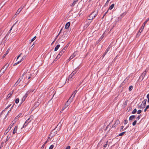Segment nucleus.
Instances as JSON below:
<instances>
[{
    "label": "nucleus",
    "mask_w": 149,
    "mask_h": 149,
    "mask_svg": "<svg viewBox=\"0 0 149 149\" xmlns=\"http://www.w3.org/2000/svg\"><path fill=\"white\" fill-rule=\"evenodd\" d=\"M144 26H143L142 25L140 29L139 30V32L141 33L143 29L144 28Z\"/></svg>",
    "instance_id": "obj_19"
},
{
    "label": "nucleus",
    "mask_w": 149,
    "mask_h": 149,
    "mask_svg": "<svg viewBox=\"0 0 149 149\" xmlns=\"http://www.w3.org/2000/svg\"><path fill=\"white\" fill-rule=\"evenodd\" d=\"M27 95V94H26L25 95L23 96V97L22 98V102L21 104H22V103L25 100V99L26 98V97Z\"/></svg>",
    "instance_id": "obj_15"
},
{
    "label": "nucleus",
    "mask_w": 149,
    "mask_h": 149,
    "mask_svg": "<svg viewBox=\"0 0 149 149\" xmlns=\"http://www.w3.org/2000/svg\"><path fill=\"white\" fill-rule=\"evenodd\" d=\"M125 132H122L120 133L118 135V136H122L123 135L125 134Z\"/></svg>",
    "instance_id": "obj_31"
},
{
    "label": "nucleus",
    "mask_w": 149,
    "mask_h": 149,
    "mask_svg": "<svg viewBox=\"0 0 149 149\" xmlns=\"http://www.w3.org/2000/svg\"><path fill=\"white\" fill-rule=\"evenodd\" d=\"M120 123V122L119 120H116V121L115 123L113 125L112 127H116Z\"/></svg>",
    "instance_id": "obj_9"
},
{
    "label": "nucleus",
    "mask_w": 149,
    "mask_h": 149,
    "mask_svg": "<svg viewBox=\"0 0 149 149\" xmlns=\"http://www.w3.org/2000/svg\"><path fill=\"white\" fill-rule=\"evenodd\" d=\"M21 62V60H20V61H17V62L14 63L13 66H15V65H17L19 63H20Z\"/></svg>",
    "instance_id": "obj_25"
},
{
    "label": "nucleus",
    "mask_w": 149,
    "mask_h": 149,
    "mask_svg": "<svg viewBox=\"0 0 149 149\" xmlns=\"http://www.w3.org/2000/svg\"><path fill=\"white\" fill-rule=\"evenodd\" d=\"M133 86H130L129 88V89L130 91H131L133 88Z\"/></svg>",
    "instance_id": "obj_30"
},
{
    "label": "nucleus",
    "mask_w": 149,
    "mask_h": 149,
    "mask_svg": "<svg viewBox=\"0 0 149 149\" xmlns=\"http://www.w3.org/2000/svg\"><path fill=\"white\" fill-rule=\"evenodd\" d=\"M77 90H75L73 92V93H74V94H75H75L77 92Z\"/></svg>",
    "instance_id": "obj_52"
},
{
    "label": "nucleus",
    "mask_w": 149,
    "mask_h": 149,
    "mask_svg": "<svg viewBox=\"0 0 149 149\" xmlns=\"http://www.w3.org/2000/svg\"><path fill=\"white\" fill-rule=\"evenodd\" d=\"M22 115L21 114H19L17 116H19V117Z\"/></svg>",
    "instance_id": "obj_63"
},
{
    "label": "nucleus",
    "mask_w": 149,
    "mask_h": 149,
    "mask_svg": "<svg viewBox=\"0 0 149 149\" xmlns=\"http://www.w3.org/2000/svg\"><path fill=\"white\" fill-rule=\"evenodd\" d=\"M60 46V45L59 44L57 45L55 47L54 49V51H56L59 48Z\"/></svg>",
    "instance_id": "obj_18"
},
{
    "label": "nucleus",
    "mask_w": 149,
    "mask_h": 149,
    "mask_svg": "<svg viewBox=\"0 0 149 149\" xmlns=\"http://www.w3.org/2000/svg\"><path fill=\"white\" fill-rule=\"evenodd\" d=\"M75 53H74L71 56L69 57V60H70L72 59L74 57H75V55H74Z\"/></svg>",
    "instance_id": "obj_20"
},
{
    "label": "nucleus",
    "mask_w": 149,
    "mask_h": 149,
    "mask_svg": "<svg viewBox=\"0 0 149 149\" xmlns=\"http://www.w3.org/2000/svg\"><path fill=\"white\" fill-rule=\"evenodd\" d=\"M135 118V116L134 115H132L130 116L129 118V120H131Z\"/></svg>",
    "instance_id": "obj_21"
},
{
    "label": "nucleus",
    "mask_w": 149,
    "mask_h": 149,
    "mask_svg": "<svg viewBox=\"0 0 149 149\" xmlns=\"http://www.w3.org/2000/svg\"><path fill=\"white\" fill-rule=\"evenodd\" d=\"M18 127L17 126H15L13 132V134H15L17 132Z\"/></svg>",
    "instance_id": "obj_16"
},
{
    "label": "nucleus",
    "mask_w": 149,
    "mask_h": 149,
    "mask_svg": "<svg viewBox=\"0 0 149 149\" xmlns=\"http://www.w3.org/2000/svg\"><path fill=\"white\" fill-rule=\"evenodd\" d=\"M75 96V94H74V93H73L72 95L69 98V99L68 100V102H69V103H71L72 101V100L74 97Z\"/></svg>",
    "instance_id": "obj_10"
},
{
    "label": "nucleus",
    "mask_w": 149,
    "mask_h": 149,
    "mask_svg": "<svg viewBox=\"0 0 149 149\" xmlns=\"http://www.w3.org/2000/svg\"><path fill=\"white\" fill-rule=\"evenodd\" d=\"M108 10H107V12H106L104 14V15H103V17H104L107 14V13L108 12Z\"/></svg>",
    "instance_id": "obj_55"
},
{
    "label": "nucleus",
    "mask_w": 149,
    "mask_h": 149,
    "mask_svg": "<svg viewBox=\"0 0 149 149\" xmlns=\"http://www.w3.org/2000/svg\"><path fill=\"white\" fill-rule=\"evenodd\" d=\"M44 145H42V147L41 148V149H43V148H44Z\"/></svg>",
    "instance_id": "obj_59"
},
{
    "label": "nucleus",
    "mask_w": 149,
    "mask_h": 149,
    "mask_svg": "<svg viewBox=\"0 0 149 149\" xmlns=\"http://www.w3.org/2000/svg\"><path fill=\"white\" fill-rule=\"evenodd\" d=\"M10 111V110H9L7 114L5 116V118H4V119H5L6 118V117H7V115H8V113H9V111Z\"/></svg>",
    "instance_id": "obj_54"
},
{
    "label": "nucleus",
    "mask_w": 149,
    "mask_h": 149,
    "mask_svg": "<svg viewBox=\"0 0 149 149\" xmlns=\"http://www.w3.org/2000/svg\"><path fill=\"white\" fill-rule=\"evenodd\" d=\"M148 70L147 69H146L145 70L143 73L141 74V76L139 77V78L142 79V80H143L145 76L146 75V73L148 71Z\"/></svg>",
    "instance_id": "obj_6"
},
{
    "label": "nucleus",
    "mask_w": 149,
    "mask_h": 149,
    "mask_svg": "<svg viewBox=\"0 0 149 149\" xmlns=\"http://www.w3.org/2000/svg\"><path fill=\"white\" fill-rule=\"evenodd\" d=\"M11 105V104H9V105L6 108V109H8L9 107Z\"/></svg>",
    "instance_id": "obj_53"
},
{
    "label": "nucleus",
    "mask_w": 149,
    "mask_h": 149,
    "mask_svg": "<svg viewBox=\"0 0 149 149\" xmlns=\"http://www.w3.org/2000/svg\"><path fill=\"white\" fill-rule=\"evenodd\" d=\"M124 128V126H121V127H120V131L121 132V130L123 129Z\"/></svg>",
    "instance_id": "obj_49"
},
{
    "label": "nucleus",
    "mask_w": 149,
    "mask_h": 149,
    "mask_svg": "<svg viewBox=\"0 0 149 149\" xmlns=\"http://www.w3.org/2000/svg\"><path fill=\"white\" fill-rule=\"evenodd\" d=\"M14 123H11V124L10 125L9 127H8L9 128V130H10L11 127L13 126Z\"/></svg>",
    "instance_id": "obj_28"
},
{
    "label": "nucleus",
    "mask_w": 149,
    "mask_h": 149,
    "mask_svg": "<svg viewBox=\"0 0 149 149\" xmlns=\"http://www.w3.org/2000/svg\"><path fill=\"white\" fill-rule=\"evenodd\" d=\"M58 36L59 35H58L57 36H56V38L55 39V40H56L58 37Z\"/></svg>",
    "instance_id": "obj_62"
},
{
    "label": "nucleus",
    "mask_w": 149,
    "mask_h": 149,
    "mask_svg": "<svg viewBox=\"0 0 149 149\" xmlns=\"http://www.w3.org/2000/svg\"><path fill=\"white\" fill-rule=\"evenodd\" d=\"M8 53V50H7V51L6 52L5 54L3 55V57H4Z\"/></svg>",
    "instance_id": "obj_44"
},
{
    "label": "nucleus",
    "mask_w": 149,
    "mask_h": 149,
    "mask_svg": "<svg viewBox=\"0 0 149 149\" xmlns=\"http://www.w3.org/2000/svg\"><path fill=\"white\" fill-rule=\"evenodd\" d=\"M70 22H68L65 25V28L66 29H68L70 26Z\"/></svg>",
    "instance_id": "obj_17"
},
{
    "label": "nucleus",
    "mask_w": 149,
    "mask_h": 149,
    "mask_svg": "<svg viewBox=\"0 0 149 149\" xmlns=\"http://www.w3.org/2000/svg\"><path fill=\"white\" fill-rule=\"evenodd\" d=\"M62 30V29H61V30H60V32H59V33H58V35H59L60 34V33H61V31Z\"/></svg>",
    "instance_id": "obj_58"
},
{
    "label": "nucleus",
    "mask_w": 149,
    "mask_h": 149,
    "mask_svg": "<svg viewBox=\"0 0 149 149\" xmlns=\"http://www.w3.org/2000/svg\"><path fill=\"white\" fill-rule=\"evenodd\" d=\"M147 98L148 99V102L149 103V93L147 94L146 96Z\"/></svg>",
    "instance_id": "obj_38"
},
{
    "label": "nucleus",
    "mask_w": 149,
    "mask_h": 149,
    "mask_svg": "<svg viewBox=\"0 0 149 149\" xmlns=\"http://www.w3.org/2000/svg\"><path fill=\"white\" fill-rule=\"evenodd\" d=\"M19 117V116H17L15 117V118L14 120H15L14 123L16 121H15V120H17Z\"/></svg>",
    "instance_id": "obj_35"
},
{
    "label": "nucleus",
    "mask_w": 149,
    "mask_h": 149,
    "mask_svg": "<svg viewBox=\"0 0 149 149\" xmlns=\"http://www.w3.org/2000/svg\"><path fill=\"white\" fill-rule=\"evenodd\" d=\"M32 74H29L28 75L27 77L28 79H29L31 77Z\"/></svg>",
    "instance_id": "obj_40"
},
{
    "label": "nucleus",
    "mask_w": 149,
    "mask_h": 149,
    "mask_svg": "<svg viewBox=\"0 0 149 149\" xmlns=\"http://www.w3.org/2000/svg\"><path fill=\"white\" fill-rule=\"evenodd\" d=\"M137 121L136 120H135L134 121V122L132 123V125L133 126H134L136 125V123Z\"/></svg>",
    "instance_id": "obj_39"
},
{
    "label": "nucleus",
    "mask_w": 149,
    "mask_h": 149,
    "mask_svg": "<svg viewBox=\"0 0 149 149\" xmlns=\"http://www.w3.org/2000/svg\"><path fill=\"white\" fill-rule=\"evenodd\" d=\"M105 32H106V31L103 33V34L102 35V36L101 37V39H102V38L103 37H104V34H105Z\"/></svg>",
    "instance_id": "obj_51"
},
{
    "label": "nucleus",
    "mask_w": 149,
    "mask_h": 149,
    "mask_svg": "<svg viewBox=\"0 0 149 149\" xmlns=\"http://www.w3.org/2000/svg\"><path fill=\"white\" fill-rule=\"evenodd\" d=\"M149 20V18H147L146 20L145 21V22H144L143 24L142 25L143 26H145V24L147 23V22Z\"/></svg>",
    "instance_id": "obj_24"
},
{
    "label": "nucleus",
    "mask_w": 149,
    "mask_h": 149,
    "mask_svg": "<svg viewBox=\"0 0 149 149\" xmlns=\"http://www.w3.org/2000/svg\"><path fill=\"white\" fill-rule=\"evenodd\" d=\"M147 100V99H145L144 100H143V101L142 103L141 104V105H142V106H143V108L145 107V106L146 105Z\"/></svg>",
    "instance_id": "obj_13"
},
{
    "label": "nucleus",
    "mask_w": 149,
    "mask_h": 149,
    "mask_svg": "<svg viewBox=\"0 0 149 149\" xmlns=\"http://www.w3.org/2000/svg\"><path fill=\"white\" fill-rule=\"evenodd\" d=\"M19 99L18 98H17L15 100V102L16 104H17L19 102Z\"/></svg>",
    "instance_id": "obj_33"
},
{
    "label": "nucleus",
    "mask_w": 149,
    "mask_h": 149,
    "mask_svg": "<svg viewBox=\"0 0 149 149\" xmlns=\"http://www.w3.org/2000/svg\"><path fill=\"white\" fill-rule=\"evenodd\" d=\"M24 7H20L18 9V10H17V12H16V14H15V15H17L22 10V9H23V8Z\"/></svg>",
    "instance_id": "obj_14"
},
{
    "label": "nucleus",
    "mask_w": 149,
    "mask_h": 149,
    "mask_svg": "<svg viewBox=\"0 0 149 149\" xmlns=\"http://www.w3.org/2000/svg\"><path fill=\"white\" fill-rule=\"evenodd\" d=\"M137 110L136 109H134V110L132 112V114H134L136 112Z\"/></svg>",
    "instance_id": "obj_32"
},
{
    "label": "nucleus",
    "mask_w": 149,
    "mask_h": 149,
    "mask_svg": "<svg viewBox=\"0 0 149 149\" xmlns=\"http://www.w3.org/2000/svg\"><path fill=\"white\" fill-rule=\"evenodd\" d=\"M70 146H67L65 149H70Z\"/></svg>",
    "instance_id": "obj_48"
},
{
    "label": "nucleus",
    "mask_w": 149,
    "mask_h": 149,
    "mask_svg": "<svg viewBox=\"0 0 149 149\" xmlns=\"http://www.w3.org/2000/svg\"><path fill=\"white\" fill-rule=\"evenodd\" d=\"M141 110H139L137 111V114H139L141 112Z\"/></svg>",
    "instance_id": "obj_45"
},
{
    "label": "nucleus",
    "mask_w": 149,
    "mask_h": 149,
    "mask_svg": "<svg viewBox=\"0 0 149 149\" xmlns=\"http://www.w3.org/2000/svg\"><path fill=\"white\" fill-rule=\"evenodd\" d=\"M12 94H13V92H12V93H9L8 94L7 97H8V98L10 97V96H11V95H12Z\"/></svg>",
    "instance_id": "obj_37"
},
{
    "label": "nucleus",
    "mask_w": 149,
    "mask_h": 149,
    "mask_svg": "<svg viewBox=\"0 0 149 149\" xmlns=\"http://www.w3.org/2000/svg\"><path fill=\"white\" fill-rule=\"evenodd\" d=\"M111 47V46L110 45L109 46V47L107 49L105 52H104V55H105L109 51V49Z\"/></svg>",
    "instance_id": "obj_12"
},
{
    "label": "nucleus",
    "mask_w": 149,
    "mask_h": 149,
    "mask_svg": "<svg viewBox=\"0 0 149 149\" xmlns=\"http://www.w3.org/2000/svg\"><path fill=\"white\" fill-rule=\"evenodd\" d=\"M30 81V80H29L27 82V83H26V82L25 81L24 82V83H25V85H24V87H25L26 85H27L29 83V82Z\"/></svg>",
    "instance_id": "obj_41"
},
{
    "label": "nucleus",
    "mask_w": 149,
    "mask_h": 149,
    "mask_svg": "<svg viewBox=\"0 0 149 149\" xmlns=\"http://www.w3.org/2000/svg\"><path fill=\"white\" fill-rule=\"evenodd\" d=\"M68 47V46H65L63 48L62 50H61L59 54H58L57 56H56V58L55 59V60L56 59H59L62 56L63 54L64 53V52H65L66 49H67Z\"/></svg>",
    "instance_id": "obj_1"
},
{
    "label": "nucleus",
    "mask_w": 149,
    "mask_h": 149,
    "mask_svg": "<svg viewBox=\"0 0 149 149\" xmlns=\"http://www.w3.org/2000/svg\"><path fill=\"white\" fill-rule=\"evenodd\" d=\"M39 104V103H37L35 104L33 106L34 108H36Z\"/></svg>",
    "instance_id": "obj_34"
},
{
    "label": "nucleus",
    "mask_w": 149,
    "mask_h": 149,
    "mask_svg": "<svg viewBox=\"0 0 149 149\" xmlns=\"http://www.w3.org/2000/svg\"><path fill=\"white\" fill-rule=\"evenodd\" d=\"M32 119H33L32 118L31 116L26 121L23 125V127H26L28 124L31 122Z\"/></svg>",
    "instance_id": "obj_3"
},
{
    "label": "nucleus",
    "mask_w": 149,
    "mask_h": 149,
    "mask_svg": "<svg viewBox=\"0 0 149 149\" xmlns=\"http://www.w3.org/2000/svg\"><path fill=\"white\" fill-rule=\"evenodd\" d=\"M22 78L23 77H20L19 79L17 80V81L15 84L14 85V86L15 87L16 86L22 81Z\"/></svg>",
    "instance_id": "obj_7"
},
{
    "label": "nucleus",
    "mask_w": 149,
    "mask_h": 149,
    "mask_svg": "<svg viewBox=\"0 0 149 149\" xmlns=\"http://www.w3.org/2000/svg\"><path fill=\"white\" fill-rule=\"evenodd\" d=\"M79 0H74L73 3L72 4V6H74V5Z\"/></svg>",
    "instance_id": "obj_23"
},
{
    "label": "nucleus",
    "mask_w": 149,
    "mask_h": 149,
    "mask_svg": "<svg viewBox=\"0 0 149 149\" xmlns=\"http://www.w3.org/2000/svg\"><path fill=\"white\" fill-rule=\"evenodd\" d=\"M105 32H106V31L103 33V34L102 35V36L101 37V39H102V38L103 37H104V34H105Z\"/></svg>",
    "instance_id": "obj_50"
},
{
    "label": "nucleus",
    "mask_w": 149,
    "mask_h": 149,
    "mask_svg": "<svg viewBox=\"0 0 149 149\" xmlns=\"http://www.w3.org/2000/svg\"><path fill=\"white\" fill-rule=\"evenodd\" d=\"M9 128H8L6 131V132H8L9 131Z\"/></svg>",
    "instance_id": "obj_56"
},
{
    "label": "nucleus",
    "mask_w": 149,
    "mask_h": 149,
    "mask_svg": "<svg viewBox=\"0 0 149 149\" xmlns=\"http://www.w3.org/2000/svg\"><path fill=\"white\" fill-rule=\"evenodd\" d=\"M114 4H111L109 7V10H111L114 7Z\"/></svg>",
    "instance_id": "obj_22"
},
{
    "label": "nucleus",
    "mask_w": 149,
    "mask_h": 149,
    "mask_svg": "<svg viewBox=\"0 0 149 149\" xmlns=\"http://www.w3.org/2000/svg\"><path fill=\"white\" fill-rule=\"evenodd\" d=\"M17 22V21L15 24H13V26L11 27V28H10V29L8 31V33L6 34V35L5 37L4 38H6V36H8L9 34L11 32V30H12L14 26L16 24Z\"/></svg>",
    "instance_id": "obj_8"
},
{
    "label": "nucleus",
    "mask_w": 149,
    "mask_h": 149,
    "mask_svg": "<svg viewBox=\"0 0 149 149\" xmlns=\"http://www.w3.org/2000/svg\"><path fill=\"white\" fill-rule=\"evenodd\" d=\"M69 103V102H68V100L66 102V103L65 105L63 107L62 110H64V109L66 108L68 106L69 104H70V103Z\"/></svg>",
    "instance_id": "obj_11"
},
{
    "label": "nucleus",
    "mask_w": 149,
    "mask_h": 149,
    "mask_svg": "<svg viewBox=\"0 0 149 149\" xmlns=\"http://www.w3.org/2000/svg\"><path fill=\"white\" fill-rule=\"evenodd\" d=\"M47 141H46L44 143H45V144H46V143H47Z\"/></svg>",
    "instance_id": "obj_64"
},
{
    "label": "nucleus",
    "mask_w": 149,
    "mask_h": 149,
    "mask_svg": "<svg viewBox=\"0 0 149 149\" xmlns=\"http://www.w3.org/2000/svg\"><path fill=\"white\" fill-rule=\"evenodd\" d=\"M2 114V112H1L0 114V118L1 117V115Z\"/></svg>",
    "instance_id": "obj_60"
},
{
    "label": "nucleus",
    "mask_w": 149,
    "mask_h": 149,
    "mask_svg": "<svg viewBox=\"0 0 149 149\" xmlns=\"http://www.w3.org/2000/svg\"><path fill=\"white\" fill-rule=\"evenodd\" d=\"M26 55H24L23 56V57H22L21 60V61L22 60H24L26 58Z\"/></svg>",
    "instance_id": "obj_46"
},
{
    "label": "nucleus",
    "mask_w": 149,
    "mask_h": 149,
    "mask_svg": "<svg viewBox=\"0 0 149 149\" xmlns=\"http://www.w3.org/2000/svg\"><path fill=\"white\" fill-rule=\"evenodd\" d=\"M36 38V36H34L33 38H32L31 40V42H33Z\"/></svg>",
    "instance_id": "obj_36"
},
{
    "label": "nucleus",
    "mask_w": 149,
    "mask_h": 149,
    "mask_svg": "<svg viewBox=\"0 0 149 149\" xmlns=\"http://www.w3.org/2000/svg\"><path fill=\"white\" fill-rule=\"evenodd\" d=\"M9 65V63H7L5 65H4L3 67L2 68L1 71H0V75H2L4 72L8 68Z\"/></svg>",
    "instance_id": "obj_2"
},
{
    "label": "nucleus",
    "mask_w": 149,
    "mask_h": 149,
    "mask_svg": "<svg viewBox=\"0 0 149 149\" xmlns=\"http://www.w3.org/2000/svg\"><path fill=\"white\" fill-rule=\"evenodd\" d=\"M127 123V120H124V124L125 125Z\"/></svg>",
    "instance_id": "obj_43"
},
{
    "label": "nucleus",
    "mask_w": 149,
    "mask_h": 149,
    "mask_svg": "<svg viewBox=\"0 0 149 149\" xmlns=\"http://www.w3.org/2000/svg\"><path fill=\"white\" fill-rule=\"evenodd\" d=\"M54 147V145H52L50 146L49 149H53Z\"/></svg>",
    "instance_id": "obj_42"
},
{
    "label": "nucleus",
    "mask_w": 149,
    "mask_h": 149,
    "mask_svg": "<svg viewBox=\"0 0 149 149\" xmlns=\"http://www.w3.org/2000/svg\"><path fill=\"white\" fill-rule=\"evenodd\" d=\"M98 10H95L93 12L90 16V17L91 18V15H93V17L91 18V19H93L97 15L98 13Z\"/></svg>",
    "instance_id": "obj_4"
},
{
    "label": "nucleus",
    "mask_w": 149,
    "mask_h": 149,
    "mask_svg": "<svg viewBox=\"0 0 149 149\" xmlns=\"http://www.w3.org/2000/svg\"><path fill=\"white\" fill-rule=\"evenodd\" d=\"M147 109H146V108L144 110V112H146V111H147Z\"/></svg>",
    "instance_id": "obj_61"
},
{
    "label": "nucleus",
    "mask_w": 149,
    "mask_h": 149,
    "mask_svg": "<svg viewBox=\"0 0 149 149\" xmlns=\"http://www.w3.org/2000/svg\"><path fill=\"white\" fill-rule=\"evenodd\" d=\"M64 33H65V32H64L63 35L61 36V38H62V39H64L65 38V36H66V35L65 34V33H66V32H65V34H64Z\"/></svg>",
    "instance_id": "obj_29"
},
{
    "label": "nucleus",
    "mask_w": 149,
    "mask_h": 149,
    "mask_svg": "<svg viewBox=\"0 0 149 149\" xmlns=\"http://www.w3.org/2000/svg\"><path fill=\"white\" fill-rule=\"evenodd\" d=\"M141 116L142 115L141 114L139 115L136 118V120H139Z\"/></svg>",
    "instance_id": "obj_27"
},
{
    "label": "nucleus",
    "mask_w": 149,
    "mask_h": 149,
    "mask_svg": "<svg viewBox=\"0 0 149 149\" xmlns=\"http://www.w3.org/2000/svg\"><path fill=\"white\" fill-rule=\"evenodd\" d=\"M146 109H148L149 108V105H148L146 107Z\"/></svg>",
    "instance_id": "obj_57"
},
{
    "label": "nucleus",
    "mask_w": 149,
    "mask_h": 149,
    "mask_svg": "<svg viewBox=\"0 0 149 149\" xmlns=\"http://www.w3.org/2000/svg\"><path fill=\"white\" fill-rule=\"evenodd\" d=\"M108 141H107L106 143L104 144V145L103 146L104 147V148H106L107 147L108 144Z\"/></svg>",
    "instance_id": "obj_26"
},
{
    "label": "nucleus",
    "mask_w": 149,
    "mask_h": 149,
    "mask_svg": "<svg viewBox=\"0 0 149 149\" xmlns=\"http://www.w3.org/2000/svg\"><path fill=\"white\" fill-rule=\"evenodd\" d=\"M78 68H77L75 69L72 73L69 76V79H70L73 77V76L76 74Z\"/></svg>",
    "instance_id": "obj_5"
},
{
    "label": "nucleus",
    "mask_w": 149,
    "mask_h": 149,
    "mask_svg": "<svg viewBox=\"0 0 149 149\" xmlns=\"http://www.w3.org/2000/svg\"><path fill=\"white\" fill-rule=\"evenodd\" d=\"M22 54V53H21L17 57V60L18 58L21 56V55Z\"/></svg>",
    "instance_id": "obj_47"
}]
</instances>
